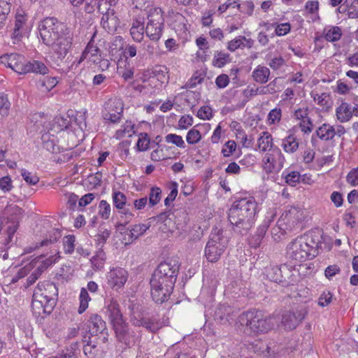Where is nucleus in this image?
<instances>
[{
  "label": "nucleus",
  "instance_id": "obj_13",
  "mask_svg": "<svg viewBox=\"0 0 358 358\" xmlns=\"http://www.w3.org/2000/svg\"><path fill=\"white\" fill-rule=\"evenodd\" d=\"M171 281H162L151 278V294L154 301L157 303H162L166 301L171 295L173 288Z\"/></svg>",
  "mask_w": 358,
  "mask_h": 358
},
{
  "label": "nucleus",
  "instance_id": "obj_63",
  "mask_svg": "<svg viewBox=\"0 0 358 358\" xmlns=\"http://www.w3.org/2000/svg\"><path fill=\"white\" fill-rule=\"evenodd\" d=\"M193 124V117L189 115H182L178 121V127L181 129H186Z\"/></svg>",
  "mask_w": 358,
  "mask_h": 358
},
{
  "label": "nucleus",
  "instance_id": "obj_28",
  "mask_svg": "<svg viewBox=\"0 0 358 358\" xmlns=\"http://www.w3.org/2000/svg\"><path fill=\"white\" fill-rule=\"evenodd\" d=\"M324 38L327 41L336 42L341 39L342 31L339 27H327L323 31Z\"/></svg>",
  "mask_w": 358,
  "mask_h": 358
},
{
  "label": "nucleus",
  "instance_id": "obj_17",
  "mask_svg": "<svg viewBox=\"0 0 358 358\" xmlns=\"http://www.w3.org/2000/svg\"><path fill=\"white\" fill-rule=\"evenodd\" d=\"M178 267L171 262H162L155 270L152 278L163 281H171L174 284L175 277L176 276Z\"/></svg>",
  "mask_w": 358,
  "mask_h": 358
},
{
  "label": "nucleus",
  "instance_id": "obj_58",
  "mask_svg": "<svg viewBox=\"0 0 358 358\" xmlns=\"http://www.w3.org/2000/svg\"><path fill=\"white\" fill-rule=\"evenodd\" d=\"M150 144V139L146 134H141L136 143V146L139 151L146 150Z\"/></svg>",
  "mask_w": 358,
  "mask_h": 358
},
{
  "label": "nucleus",
  "instance_id": "obj_55",
  "mask_svg": "<svg viewBox=\"0 0 358 358\" xmlns=\"http://www.w3.org/2000/svg\"><path fill=\"white\" fill-rule=\"evenodd\" d=\"M315 152L313 150H306L303 153V162L310 169V166L314 163L315 159Z\"/></svg>",
  "mask_w": 358,
  "mask_h": 358
},
{
  "label": "nucleus",
  "instance_id": "obj_33",
  "mask_svg": "<svg viewBox=\"0 0 358 358\" xmlns=\"http://www.w3.org/2000/svg\"><path fill=\"white\" fill-rule=\"evenodd\" d=\"M199 125L194 126L187 133L186 141L188 144H196L202 138V134L200 130L199 129Z\"/></svg>",
  "mask_w": 358,
  "mask_h": 358
},
{
  "label": "nucleus",
  "instance_id": "obj_9",
  "mask_svg": "<svg viewBox=\"0 0 358 358\" xmlns=\"http://www.w3.org/2000/svg\"><path fill=\"white\" fill-rule=\"evenodd\" d=\"M146 36L152 41L157 42L162 37L164 28V18L159 8H151L147 17Z\"/></svg>",
  "mask_w": 358,
  "mask_h": 358
},
{
  "label": "nucleus",
  "instance_id": "obj_11",
  "mask_svg": "<svg viewBox=\"0 0 358 358\" xmlns=\"http://www.w3.org/2000/svg\"><path fill=\"white\" fill-rule=\"evenodd\" d=\"M285 157L280 150L275 147L269 149L262 157V168L266 173H278L283 167Z\"/></svg>",
  "mask_w": 358,
  "mask_h": 358
},
{
  "label": "nucleus",
  "instance_id": "obj_60",
  "mask_svg": "<svg viewBox=\"0 0 358 358\" xmlns=\"http://www.w3.org/2000/svg\"><path fill=\"white\" fill-rule=\"evenodd\" d=\"M197 116L201 120H210L213 117V110L208 106H204L199 108Z\"/></svg>",
  "mask_w": 358,
  "mask_h": 358
},
{
  "label": "nucleus",
  "instance_id": "obj_36",
  "mask_svg": "<svg viewBox=\"0 0 358 358\" xmlns=\"http://www.w3.org/2000/svg\"><path fill=\"white\" fill-rule=\"evenodd\" d=\"M333 161L331 155H322L316 157L314 163L310 166V170L319 171L324 166L330 164Z\"/></svg>",
  "mask_w": 358,
  "mask_h": 358
},
{
  "label": "nucleus",
  "instance_id": "obj_40",
  "mask_svg": "<svg viewBox=\"0 0 358 358\" xmlns=\"http://www.w3.org/2000/svg\"><path fill=\"white\" fill-rule=\"evenodd\" d=\"M162 198V190L159 187H152L150 189L149 193V198L148 201H149V206L150 207H153L156 206L161 200Z\"/></svg>",
  "mask_w": 358,
  "mask_h": 358
},
{
  "label": "nucleus",
  "instance_id": "obj_26",
  "mask_svg": "<svg viewBox=\"0 0 358 358\" xmlns=\"http://www.w3.org/2000/svg\"><path fill=\"white\" fill-rule=\"evenodd\" d=\"M159 76L150 75L148 80V85H144L143 87H150L155 90L163 88L164 83L167 82V77L164 73H161Z\"/></svg>",
  "mask_w": 358,
  "mask_h": 358
},
{
  "label": "nucleus",
  "instance_id": "obj_30",
  "mask_svg": "<svg viewBox=\"0 0 358 358\" xmlns=\"http://www.w3.org/2000/svg\"><path fill=\"white\" fill-rule=\"evenodd\" d=\"M270 71L267 67L259 66L252 72V77L255 80L260 83H265L268 81Z\"/></svg>",
  "mask_w": 358,
  "mask_h": 358
},
{
  "label": "nucleus",
  "instance_id": "obj_8",
  "mask_svg": "<svg viewBox=\"0 0 358 358\" xmlns=\"http://www.w3.org/2000/svg\"><path fill=\"white\" fill-rule=\"evenodd\" d=\"M301 213L296 208H291L283 213L277 222V225L272 229L271 234L275 241H279L287 231L291 230L299 223Z\"/></svg>",
  "mask_w": 358,
  "mask_h": 358
},
{
  "label": "nucleus",
  "instance_id": "obj_6",
  "mask_svg": "<svg viewBox=\"0 0 358 358\" xmlns=\"http://www.w3.org/2000/svg\"><path fill=\"white\" fill-rule=\"evenodd\" d=\"M106 314L110 320L119 341L129 345L134 341V338L128 332L117 301L112 299L107 302Z\"/></svg>",
  "mask_w": 358,
  "mask_h": 358
},
{
  "label": "nucleus",
  "instance_id": "obj_20",
  "mask_svg": "<svg viewBox=\"0 0 358 358\" xmlns=\"http://www.w3.org/2000/svg\"><path fill=\"white\" fill-rule=\"evenodd\" d=\"M144 33H145L144 23L139 20H134L130 29V34L133 40L138 43L141 42L144 38Z\"/></svg>",
  "mask_w": 358,
  "mask_h": 358
},
{
  "label": "nucleus",
  "instance_id": "obj_62",
  "mask_svg": "<svg viewBox=\"0 0 358 358\" xmlns=\"http://www.w3.org/2000/svg\"><path fill=\"white\" fill-rule=\"evenodd\" d=\"M235 136L237 140L240 141L243 147L248 148L250 146V141H248L247 135L241 129H238L237 132H235Z\"/></svg>",
  "mask_w": 358,
  "mask_h": 358
},
{
  "label": "nucleus",
  "instance_id": "obj_41",
  "mask_svg": "<svg viewBox=\"0 0 358 358\" xmlns=\"http://www.w3.org/2000/svg\"><path fill=\"white\" fill-rule=\"evenodd\" d=\"M169 148L165 145L158 146L155 150L151 152V159L154 161H161L169 158L166 151Z\"/></svg>",
  "mask_w": 358,
  "mask_h": 358
},
{
  "label": "nucleus",
  "instance_id": "obj_43",
  "mask_svg": "<svg viewBox=\"0 0 358 358\" xmlns=\"http://www.w3.org/2000/svg\"><path fill=\"white\" fill-rule=\"evenodd\" d=\"M113 201L114 206L117 209H123L127 202V197L122 192L114 191L113 193Z\"/></svg>",
  "mask_w": 358,
  "mask_h": 358
},
{
  "label": "nucleus",
  "instance_id": "obj_19",
  "mask_svg": "<svg viewBox=\"0 0 358 358\" xmlns=\"http://www.w3.org/2000/svg\"><path fill=\"white\" fill-rule=\"evenodd\" d=\"M311 96L315 102L322 109L327 110L332 106L333 101L329 92L324 91H312Z\"/></svg>",
  "mask_w": 358,
  "mask_h": 358
},
{
  "label": "nucleus",
  "instance_id": "obj_25",
  "mask_svg": "<svg viewBox=\"0 0 358 358\" xmlns=\"http://www.w3.org/2000/svg\"><path fill=\"white\" fill-rule=\"evenodd\" d=\"M257 145L260 151L268 152L269 149H273L272 136L267 131L262 132L257 138Z\"/></svg>",
  "mask_w": 358,
  "mask_h": 358
},
{
  "label": "nucleus",
  "instance_id": "obj_23",
  "mask_svg": "<svg viewBox=\"0 0 358 358\" xmlns=\"http://www.w3.org/2000/svg\"><path fill=\"white\" fill-rule=\"evenodd\" d=\"M106 327L105 322L97 315L91 316L89 324V331L91 335L101 333Z\"/></svg>",
  "mask_w": 358,
  "mask_h": 358
},
{
  "label": "nucleus",
  "instance_id": "obj_24",
  "mask_svg": "<svg viewBox=\"0 0 358 358\" xmlns=\"http://www.w3.org/2000/svg\"><path fill=\"white\" fill-rule=\"evenodd\" d=\"M337 120L341 122H348L352 117L351 106L347 103H342L336 109Z\"/></svg>",
  "mask_w": 358,
  "mask_h": 358
},
{
  "label": "nucleus",
  "instance_id": "obj_47",
  "mask_svg": "<svg viewBox=\"0 0 358 358\" xmlns=\"http://www.w3.org/2000/svg\"><path fill=\"white\" fill-rule=\"evenodd\" d=\"M149 228V227L144 224H138L132 227L130 230V236L131 238H137L142 236Z\"/></svg>",
  "mask_w": 358,
  "mask_h": 358
},
{
  "label": "nucleus",
  "instance_id": "obj_5",
  "mask_svg": "<svg viewBox=\"0 0 358 358\" xmlns=\"http://www.w3.org/2000/svg\"><path fill=\"white\" fill-rule=\"evenodd\" d=\"M286 254L289 259L300 264L317 256V244L311 235L304 234L294 238L287 245Z\"/></svg>",
  "mask_w": 358,
  "mask_h": 358
},
{
  "label": "nucleus",
  "instance_id": "obj_61",
  "mask_svg": "<svg viewBox=\"0 0 358 358\" xmlns=\"http://www.w3.org/2000/svg\"><path fill=\"white\" fill-rule=\"evenodd\" d=\"M55 124H57L54 125L55 131H62L68 128L69 126V120L67 118H64L63 117H58L55 118Z\"/></svg>",
  "mask_w": 358,
  "mask_h": 358
},
{
  "label": "nucleus",
  "instance_id": "obj_42",
  "mask_svg": "<svg viewBox=\"0 0 358 358\" xmlns=\"http://www.w3.org/2000/svg\"><path fill=\"white\" fill-rule=\"evenodd\" d=\"M3 166L0 165V170ZM13 188V180L8 175L0 177V190L4 193L10 192Z\"/></svg>",
  "mask_w": 358,
  "mask_h": 358
},
{
  "label": "nucleus",
  "instance_id": "obj_27",
  "mask_svg": "<svg viewBox=\"0 0 358 358\" xmlns=\"http://www.w3.org/2000/svg\"><path fill=\"white\" fill-rule=\"evenodd\" d=\"M25 66L26 69H28L27 71H26V73L33 72L44 75L48 71V69L43 62L36 60L31 62H27L26 60Z\"/></svg>",
  "mask_w": 358,
  "mask_h": 358
},
{
  "label": "nucleus",
  "instance_id": "obj_31",
  "mask_svg": "<svg viewBox=\"0 0 358 358\" xmlns=\"http://www.w3.org/2000/svg\"><path fill=\"white\" fill-rule=\"evenodd\" d=\"M91 298L86 288L83 287L79 294V307L78 312L79 314L83 313L89 306V302Z\"/></svg>",
  "mask_w": 358,
  "mask_h": 358
},
{
  "label": "nucleus",
  "instance_id": "obj_50",
  "mask_svg": "<svg viewBox=\"0 0 358 358\" xmlns=\"http://www.w3.org/2000/svg\"><path fill=\"white\" fill-rule=\"evenodd\" d=\"M255 8L254 3L251 1H246L242 3H239L238 5V10L244 14H246L249 16L252 15L253 13Z\"/></svg>",
  "mask_w": 358,
  "mask_h": 358
},
{
  "label": "nucleus",
  "instance_id": "obj_59",
  "mask_svg": "<svg viewBox=\"0 0 358 358\" xmlns=\"http://www.w3.org/2000/svg\"><path fill=\"white\" fill-rule=\"evenodd\" d=\"M75 237L69 235L63 239L64 250L66 253H71L74 250Z\"/></svg>",
  "mask_w": 358,
  "mask_h": 358
},
{
  "label": "nucleus",
  "instance_id": "obj_57",
  "mask_svg": "<svg viewBox=\"0 0 358 358\" xmlns=\"http://www.w3.org/2000/svg\"><path fill=\"white\" fill-rule=\"evenodd\" d=\"M333 295L329 291H324L318 298V305L325 307L329 305L332 301Z\"/></svg>",
  "mask_w": 358,
  "mask_h": 358
},
{
  "label": "nucleus",
  "instance_id": "obj_38",
  "mask_svg": "<svg viewBox=\"0 0 358 358\" xmlns=\"http://www.w3.org/2000/svg\"><path fill=\"white\" fill-rule=\"evenodd\" d=\"M229 62V54L223 52H217L215 53L213 64L216 67L221 68Z\"/></svg>",
  "mask_w": 358,
  "mask_h": 358
},
{
  "label": "nucleus",
  "instance_id": "obj_54",
  "mask_svg": "<svg viewBox=\"0 0 358 358\" xmlns=\"http://www.w3.org/2000/svg\"><path fill=\"white\" fill-rule=\"evenodd\" d=\"M237 145L234 141H228L224 143L222 149L224 157H228L234 154L236 150Z\"/></svg>",
  "mask_w": 358,
  "mask_h": 358
},
{
  "label": "nucleus",
  "instance_id": "obj_21",
  "mask_svg": "<svg viewBox=\"0 0 358 358\" xmlns=\"http://www.w3.org/2000/svg\"><path fill=\"white\" fill-rule=\"evenodd\" d=\"M42 141L44 148L50 152L57 153L60 152V148L57 145V138L49 133H45L42 136Z\"/></svg>",
  "mask_w": 358,
  "mask_h": 358
},
{
  "label": "nucleus",
  "instance_id": "obj_3",
  "mask_svg": "<svg viewBox=\"0 0 358 358\" xmlns=\"http://www.w3.org/2000/svg\"><path fill=\"white\" fill-rule=\"evenodd\" d=\"M259 208L253 197H245L235 201L229 210V220L234 225L250 227Z\"/></svg>",
  "mask_w": 358,
  "mask_h": 358
},
{
  "label": "nucleus",
  "instance_id": "obj_49",
  "mask_svg": "<svg viewBox=\"0 0 358 358\" xmlns=\"http://www.w3.org/2000/svg\"><path fill=\"white\" fill-rule=\"evenodd\" d=\"M246 41V38L243 36H240L228 43L227 48L231 52H234L238 48L245 47L243 42Z\"/></svg>",
  "mask_w": 358,
  "mask_h": 358
},
{
  "label": "nucleus",
  "instance_id": "obj_4",
  "mask_svg": "<svg viewBox=\"0 0 358 358\" xmlns=\"http://www.w3.org/2000/svg\"><path fill=\"white\" fill-rule=\"evenodd\" d=\"M57 288L51 282H40L35 288L31 307L34 314H50L56 305Z\"/></svg>",
  "mask_w": 358,
  "mask_h": 358
},
{
  "label": "nucleus",
  "instance_id": "obj_35",
  "mask_svg": "<svg viewBox=\"0 0 358 358\" xmlns=\"http://www.w3.org/2000/svg\"><path fill=\"white\" fill-rule=\"evenodd\" d=\"M106 255L103 250H99L91 259L92 266L94 270H101L104 267Z\"/></svg>",
  "mask_w": 358,
  "mask_h": 358
},
{
  "label": "nucleus",
  "instance_id": "obj_22",
  "mask_svg": "<svg viewBox=\"0 0 358 358\" xmlns=\"http://www.w3.org/2000/svg\"><path fill=\"white\" fill-rule=\"evenodd\" d=\"M85 10L87 13H92L96 8L99 12L103 13L108 10L106 1L104 0H85Z\"/></svg>",
  "mask_w": 358,
  "mask_h": 358
},
{
  "label": "nucleus",
  "instance_id": "obj_2",
  "mask_svg": "<svg viewBox=\"0 0 358 358\" xmlns=\"http://www.w3.org/2000/svg\"><path fill=\"white\" fill-rule=\"evenodd\" d=\"M60 258L57 249H52L50 254L41 255L33 259L30 262L20 268L17 274L12 278V282L27 277V285H31L38 278L41 274L49 266L56 263Z\"/></svg>",
  "mask_w": 358,
  "mask_h": 358
},
{
  "label": "nucleus",
  "instance_id": "obj_44",
  "mask_svg": "<svg viewBox=\"0 0 358 358\" xmlns=\"http://www.w3.org/2000/svg\"><path fill=\"white\" fill-rule=\"evenodd\" d=\"M165 141L168 143H172L176 145V146L184 148L185 147V143L182 137L180 135H177L176 134H169L165 136Z\"/></svg>",
  "mask_w": 358,
  "mask_h": 358
},
{
  "label": "nucleus",
  "instance_id": "obj_12",
  "mask_svg": "<svg viewBox=\"0 0 358 358\" xmlns=\"http://www.w3.org/2000/svg\"><path fill=\"white\" fill-rule=\"evenodd\" d=\"M3 217L6 221L7 243H10L18 228V223L22 217V210L15 204L6 206L3 210Z\"/></svg>",
  "mask_w": 358,
  "mask_h": 358
},
{
  "label": "nucleus",
  "instance_id": "obj_37",
  "mask_svg": "<svg viewBox=\"0 0 358 358\" xmlns=\"http://www.w3.org/2000/svg\"><path fill=\"white\" fill-rule=\"evenodd\" d=\"M282 176L284 177L285 182L291 185L296 186L297 183L300 182L301 175L298 171H284L282 173Z\"/></svg>",
  "mask_w": 358,
  "mask_h": 358
},
{
  "label": "nucleus",
  "instance_id": "obj_16",
  "mask_svg": "<svg viewBox=\"0 0 358 358\" xmlns=\"http://www.w3.org/2000/svg\"><path fill=\"white\" fill-rule=\"evenodd\" d=\"M127 279V271L121 267L112 268L106 274V280L108 286L116 291L124 287Z\"/></svg>",
  "mask_w": 358,
  "mask_h": 358
},
{
  "label": "nucleus",
  "instance_id": "obj_51",
  "mask_svg": "<svg viewBox=\"0 0 358 358\" xmlns=\"http://www.w3.org/2000/svg\"><path fill=\"white\" fill-rule=\"evenodd\" d=\"M10 106V103L6 95L1 94L0 95V115L2 117L8 116L9 113V108Z\"/></svg>",
  "mask_w": 358,
  "mask_h": 358
},
{
  "label": "nucleus",
  "instance_id": "obj_52",
  "mask_svg": "<svg viewBox=\"0 0 358 358\" xmlns=\"http://www.w3.org/2000/svg\"><path fill=\"white\" fill-rule=\"evenodd\" d=\"M99 215L101 218L106 220L110 215V206L105 200H101L99 205Z\"/></svg>",
  "mask_w": 358,
  "mask_h": 358
},
{
  "label": "nucleus",
  "instance_id": "obj_53",
  "mask_svg": "<svg viewBox=\"0 0 358 358\" xmlns=\"http://www.w3.org/2000/svg\"><path fill=\"white\" fill-rule=\"evenodd\" d=\"M21 175L28 185H34L39 181V178L36 174L31 173L25 169L21 170Z\"/></svg>",
  "mask_w": 358,
  "mask_h": 358
},
{
  "label": "nucleus",
  "instance_id": "obj_14",
  "mask_svg": "<svg viewBox=\"0 0 358 358\" xmlns=\"http://www.w3.org/2000/svg\"><path fill=\"white\" fill-rule=\"evenodd\" d=\"M123 103L120 99H110L104 104L102 112L103 117L111 122H117L122 117Z\"/></svg>",
  "mask_w": 358,
  "mask_h": 358
},
{
  "label": "nucleus",
  "instance_id": "obj_45",
  "mask_svg": "<svg viewBox=\"0 0 358 358\" xmlns=\"http://www.w3.org/2000/svg\"><path fill=\"white\" fill-rule=\"evenodd\" d=\"M178 183L176 182H171L169 185L170 193L164 200L165 206H169L170 202H173L178 195Z\"/></svg>",
  "mask_w": 358,
  "mask_h": 358
},
{
  "label": "nucleus",
  "instance_id": "obj_34",
  "mask_svg": "<svg viewBox=\"0 0 358 358\" xmlns=\"http://www.w3.org/2000/svg\"><path fill=\"white\" fill-rule=\"evenodd\" d=\"M282 146L286 152L292 153L298 149L299 143L294 136L289 135L283 140Z\"/></svg>",
  "mask_w": 358,
  "mask_h": 358
},
{
  "label": "nucleus",
  "instance_id": "obj_56",
  "mask_svg": "<svg viewBox=\"0 0 358 358\" xmlns=\"http://www.w3.org/2000/svg\"><path fill=\"white\" fill-rule=\"evenodd\" d=\"M86 117H87L86 111H80L76 113V115L75 117V122L77 124L79 129L82 131H83L87 128Z\"/></svg>",
  "mask_w": 358,
  "mask_h": 358
},
{
  "label": "nucleus",
  "instance_id": "obj_1",
  "mask_svg": "<svg viewBox=\"0 0 358 358\" xmlns=\"http://www.w3.org/2000/svg\"><path fill=\"white\" fill-rule=\"evenodd\" d=\"M42 42L51 47L57 59L62 60L68 54L73 43V34L64 23L55 17H45L38 24Z\"/></svg>",
  "mask_w": 358,
  "mask_h": 358
},
{
  "label": "nucleus",
  "instance_id": "obj_64",
  "mask_svg": "<svg viewBox=\"0 0 358 358\" xmlns=\"http://www.w3.org/2000/svg\"><path fill=\"white\" fill-rule=\"evenodd\" d=\"M347 182L352 186L358 185V167L349 172L347 176Z\"/></svg>",
  "mask_w": 358,
  "mask_h": 358
},
{
  "label": "nucleus",
  "instance_id": "obj_29",
  "mask_svg": "<svg viewBox=\"0 0 358 358\" xmlns=\"http://www.w3.org/2000/svg\"><path fill=\"white\" fill-rule=\"evenodd\" d=\"M335 129L333 126L324 124L317 130V136L324 141H328L334 138L335 136Z\"/></svg>",
  "mask_w": 358,
  "mask_h": 358
},
{
  "label": "nucleus",
  "instance_id": "obj_10",
  "mask_svg": "<svg viewBox=\"0 0 358 358\" xmlns=\"http://www.w3.org/2000/svg\"><path fill=\"white\" fill-rule=\"evenodd\" d=\"M228 241L222 236V232L215 229L210 235L205 248V256L210 262H217L224 251Z\"/></svg>",
  "mask_w": 358,
  "mask_h": 358
},
{
  "label": "nucleus",
  "instance_id": "obj_46",
  "mask_svg": "<svg viewBox=\"0 0 358 358\" xmlns=\"http://www.w3.org/2000/svg\"><path fill=\"white\" fill-rule=\"evenodd\" d=\"M282 116V112L280 108H274L270 111L268 115L267 123L268 125L278 124Z\"/></svg>",
  "mask_w": 358,
  "mask_h": 358
},
{
  "label": "nucleus",
  "instance_id": "obj_48",
  "mask_svg": "<svg viewBox=\"0 0 358 358\" xmlns=\"http://www.w3.org/2000/svg\"><path fill=\"white\" fill-rule=\"evenodd\" d=\"M133 131V125L131 122L127 123L123 125L121 129L117 130L115 134V136L117 138H121L125 136H131Z\"/></svg>",
  "mask_w": 358,
  "mask_h": 358
},
{
  "label": "nucleus",
  "instance_id": "obj_18",
  "mask_svg": "<svg viewBox=\"0 0 358 358\" xmlns=\"http://www.w3.org/2000/svg\"><path fill=\"white\" fill-rule=\"evenodd\" d=\"M96 36V32L94 33L92 36L90 41L87 43L85 47L84 51L82 53V55L78 61V64L81 63L83 61L87 60L89 62L96 63L99 59V57L101 55L100 49L97 47L96 44H94V38Z\"/></svg>",
  "mask_w": 358,
  "mask_h": 358
},
{
  "label": "nucleus",
  "instance_id": "obj_7",
  "mask_svg": "<svg viewBox=\"0 0 358 358\" xmlns=\"http://www.w3.org/2000/svg\"><path fill=\"white\" fill-rule=\"evenodd\" d=\"M241 320L245 322L247 329L254 334L267 332L273 327V318L264 316L261 311L247 312Z\"/></svg>",
  "mask_w": 358,
  "mask_h": 358
},
{
  "label": "nucleus",
  "instance_id": "obj_39",
  "mask_svg": "<svg viewBox=\"0 0 358 358\" xmlns=\"http://www.w3.org/2000/svg\"><path fill=\"white\" fill-rule=\"evenodd\" d=\"M266 277L271 281L279 282L282 281V268L278 266H272L266 270Z\"/></svg>",
  "mask_w": 358,
  "mask_h": 358
},
{
  "label": "nucleus",
  "instance_id": "obj_15",
  "mask_svg": "<svg viewBox=\"0 0 358 358\" xmlns=\"http://www.w3.org/2000/svg\"><path fill=\"white\" fill-rule=\"evenodd\" d=\"M25 62L24 57L17 53L5 54L0 57V64L10 68L19 74L26 73L28 69H26Z\"/></svg>",
  "mask_w": 358,
  "mask_h": 358
},
{
  "label": "nucleus",
  "instance_id": "obj_32",
  "mask_svg": "<svg viewBox=\"0 0 358 358\" xmlns=\"http://www.w3.org/2000/svg\"><path fill=\"white\" fill-rule=\"evenodd\" d=\"M300 320L294 313H288L282 316V323L285 329H293L299 324Z\"/></svg>",
  "mask_w": 358,
  "mask_h": 358
}]
</instances>
